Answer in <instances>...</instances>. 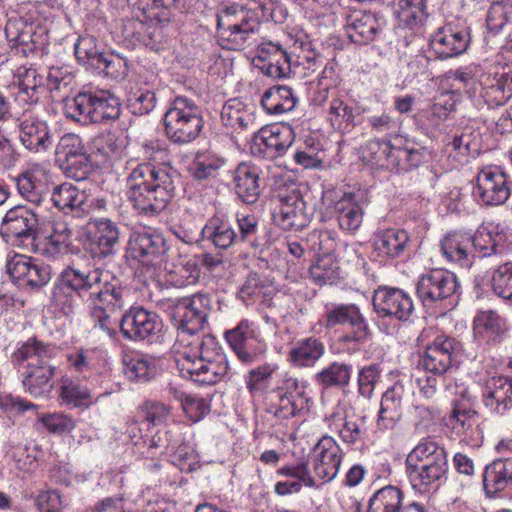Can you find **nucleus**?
I'll return each mask as SVG.
<instances>
[{"label": "nucleus", "instance_id": "21", "mask_svg": "<svg viewBox=\"0 0 512 512\" xmlns=\"http://www.w3.org/2000/svg\"><path fill=\"white\" fill-rule=\"evenodd\" d=\"M274 222L284 230H299L309 222L306 204L299 193L292 192L279 197L273 212Z\"/></svg>", "mask_w": 512, "mask_h": 512}, {"label": "nucleus", "instance_id": "5", "mask_svg": "<svg viewBox=\"0 0 512 512\" xmlns=\"http://www.w3.org/2000/svg\"><path fill=\"white\" fill-rule=\"evenodd\" d=\"M177 367L182 377L202 385L220 382L229 370L227 357L213 338L201 342L199 355H183L177 359Z\"/></svg>", "mask_w": 512, "mask_h": 512}, {"label": "nucleus", "instance_id": "49", "mask_svg": "<svg viewBox=\"0 0 512 512\" xmlns=\"http://www.w3.org/2000/svg\"><path fill=\"white\" fill-rule=\"evenodd\" d=\"M395 13L405 26L418 27L428 17L426 0H395Z\"/></svg>", "mask_w": 512, "mask_h": 512}, {"label": "nucleus", "instance_id": "17", "mask_svg": "<svg viewBox=\"0 0 512 512\" xmlns=\"http://www.w3.org/2000/svg\"><path fill=\"white\" fill-rule=\"evenodd\" d=\"M128 250L133 258L144 264L156 266L164 261L168 248L162 234L144 230L131 234Z\"/></svg>", "mask_w": 512, "mask_h": 512}, {"label": "nucleus", "instance_id": "26", "mask_svg": "<svg viewBox=\"0 0 512 512\" xmlns=\"http://www.w3.org/2000/svg\"><path fill=\"white\" fill-rule=\"evenodd\" d=\"M478 82L480 96L490 108L503 106L512 97V80L504 73H483Z\"/></svg>", "mask_w": 512, "mask_h": 512}, {"label": "nucleus", "instance_id": "20", "mask_svg": "<svg viewBox=\"0 0 512 512\" xmlns=\"http://www.w3.org/2000/svg\"><path fill=\"white\" fill-rule=\"evenodd\" d=\"M294 132L289 125L265 126L254 133V146L265 156L276 158L284 155L294 141Z\"/></svg>", "mask_w": 512, "mask_h": 512}, {"label": "nucleus", "instance_id": "16", "mask_svg": "<svg viewBox=\"0 0 512 512\" xmlns=\"http://www.w3.org/2000/svg\"><path fill=\"white\" fill-rule=\"evenodd\" d=\"M373 307L379 317H394L406 321L414 311L411 297L401 289L379 287L372 298Z\"/></svg>", "mask_w": 512, "mask_h": 512}, {"label": "nucleus", "instance_id": "57", "mask_svg": "<svg viewBox=\"0 0 512 512\" xmlns=\"http://www.w3.org/2000/svg\"><path fill=\"white\" fill-rule=\"evenodd\" d=\"M85 151H87L85 145L78 135L73 133L64 134L56 145V161L61 166Z\"/></svg>", "mask_w": 512, "mask_h": 512}, {"label": "nucleus", "instance_id": "51", "mask_svg": "<svg viewBox=\"0 0 512 512\" xmlns=\"http://www.w3.org/2000/svg\"><path fill=\"white\" fill-rule=\"evenodd\" d=\"M105 55L101 51L95 37L87 35L79 37L75 44V56L77 61L87 69L96 70L101 67V60Z\"/></svg>", "mask_w": 512, "mask_h": 512}, {"label": "nucleus", "instance_id": "10", "mask_svg": "<svg viewBox=\"0 0 512 512\" xmlns=\"http://www.w3.org/2000/svg\"><path fill=\"white\" fill-rule=\"evenodd\" d=\"M225 339L245 364L255 362L266 350L258 325L249 319H242L236 327L227 330Z\"/></svg>", "mask_w": 512, "mask_h": 512}, {"label": "nucleus", "instance_id": "52", "mask_svg": "<svg viewBox=\"0 0 512 512\" xmlns=\"http://www.w3.org/2000/svg\"><path fill=\"white\" fill-rule=\"evenodd\" d=\"M302 51L293 55L292 74L300 77H309L324 65V57L311 49L310 43H301Z\"/></svg>", "mask_w": 512, "mask_h": 512}, {"label": "nucleus", "instance_id": "22", "mask_svg": "<svg viewBox=\"0 0 512 512\" xmlns=\"http://www.w3.org/2000/svg\"><path fill=\"white\" fill-rule=\"evenodd\" d=\"M312 459L316 475L324 481H331L339 472L342 450L334 438L324 436L314 446Z\"/></svg>", "mask_w": 512, "mask_h": 512}, {"label": "nucleus", "instance_id": "41", "mask_svg": "<svg viewBox=\"0 0 512 512\" xmlns=\"http://www.w3.org/2000/svg\"><path fill=\"white\" fill-rule=\"evenodd\" d=\"M17 189L19 194L28 202L48 208L50 189L46 181L41 179L35 172L28 171L17 178Z\"/></svg>", "mask_w": 512, "mask_h": 512}, {"label": "nucleus", "instance_id": "29", "mask_svg": "<svg viewBox=\"0 0 512 512\" xmlns=\"http://www.w3.org/2000/svg\"><path fill=\"white\" fill-rule=\"evenodd\" d=\"M86 193L71 183H62L53 188L50 192L49 203L66 214L75 217L85 216L87 204H85Z\"/></svg>", "mask_w": 512, "mask_h": 512}, {"label": "nucleus", "instance_id": "2", "mask_svg": "<svg viewBox=\"0 0 512 512\" xmlns=\"http://www.w3.org/2000/svg\"><path fill=\"white\" fill-rule=\"evenodd\" d=\"M146 162L131 169L127 179V198L141 215H159L174 195L176 171L163 160L166 150L158 143L149 141L142 145Z\"/></svg>", "mask_w": 512, "mask_h": 512}, {"label": "nucleus", "instance_id": "19", "mask_svg": "<svg viewBox=\"0 0 512 512\" xmlns=\"http://www.w3.org/2000/svg\"><path fill=\"white\" fill-rule=\"evenodd\" d=\"M471 237L474 257H498L508 251L507 234L503 227L494 222L481 224Z\"/></svg>", "mask_w": 512, "mask_h": 512}, {"label": "nucleus", "instance_id": "48", "mask_svg": "<svg viewBox=\"0 0 512 512\" xmlns=\"http://www.w3.org/2000/svg\"><path fill=\"white\" fill-rule=\"evenodd\" d=\"M327 120L335 129L342 132H350L356 125L354 108L339 97L329 101Z\"/></svg>", "mask_w": 512, "mask_h": 512}, {"label": "nucleus", "instance_id": "6", "mask_svg": "<svg viewBox=\"0 0 512 512\" xmlns=\"http://www.w3.org/2000/svg\"><path fill=\"white\" fill-rule=\"evenodd\" d=\"M204 121L200 107L186 96H177L164 115L165 132L176 144L194 141L203 129Z\"/></svg>", "mask_w": 512, "mask_h": 512}, {"label": "nucleus", "instance_id": "53", "mask_svg": "<svg viewBox=\"0 0 512 512\" xmlns=\"http://www.w3.org/2000/svg\"><path fill=\"white\" fill-rule=\"evenodd\" d=\"M352 367L346 363L333 362L315 375V381L324 388L349 384Z\"/></svg>", "mask_w": 512, "mask_h": 512}, {"label": "nucleus", "instance_id": "23", "mask_svg": "<svg viewBox=\"0 0 512 512\" xmlns=\"http://www.w3.org/2000/svg\"><path fill=\"white\" fill-rule=\"evenodd\" d=\"M469 42L470 37L467 31H455L451 27H443L432 35L429 45L438 58L448 59L463 54Z\"/></svg>", "mask_w": 512, "mask_h": 512}, {"label": "nucleus", "instance_id": "39", "mask_svg": "<svg viewBox=\"0 0 512 512\" xmlns=\"http://www.w3.org/2000/svg\"><path fill=\"white\" fill-rule=\"evenodd\" d=\"M95 232L90 241V250L94 257H106L114 254L119 242V231L115 223L108 219L95 221Z\"/></svg>", "mask_w": 512, "mask_h": 512}, {"label": "nucleus", "instance_id": "50", "mask_svg": "<svg viewBox=\"0 0 512 512\" xmlns=\"http://www.w3.org/2000/svg\"><path fill=\"white\" fill-rule=\"evenodd\" d=\"M225 164V159L213 152H199L190 166L194 179L202 181L215 178Z\"/></svg>", "mask_w": 512, "mask_h": 512}, {"label": "nucleus", "instance_id": "27", "mask_svg": "<svg viewBox=\"0 0 512 512\" xmlns=\"http://www.w3.org/2000/svg\"><path fill=\"white\" fill-rule=\"evenodd\" d=\"M405 466L443 468L449 467V464L444 447L431 438H423L408 453Z\"/></svg>", "mask_w": 512, "mask_h": 512}, {"label": "nucleus", "instance_id": "30", "mask_svg": "<svg viewBox=\"0 0 512 512\" xmlns=\"http://www.w3.org/2000/svg\"><path fill=\"white\" fill-rule=\"evenodd\" d=\"M360 193L344 192L334 203L340 229L354 233L362 224L364 211L359 204Z\"/></svg>", "mask_w": 512, "mask_h": 512}, {"label": "nucleus", "instance_id": "36", "mask_svg": "<svg viewBox=\"0 0 512 512\" xmlns=\"http://www.w3.org/2000/svg\"><path fill=\"white\" fill-rule=\"evenodd\" d=\"M200 235L203 241L210 242L215 248L227 250L236 245V232L225 217L213 216L201 229Z\"/></svg>", "mask_w": 512, "mask_h": 512}, {"label": "nucleus", "instance_id": "60", "mask_svg": "<svg viewBox=\"0 0 512 512\" xmlns=\"http://www.w3.org/2000/svg\"><path fill=\"white\" fill-rule=\"evenodd\" d=\"M276 370L277 366L269 363L250 370L245 376V383L248 391L252 395L263 392L268 387V380Z\"/></svg>", "mask_w": 512, "mask_h": 512}, {"label": "nucleus", "instance_id": "44", "mask_svg": "<svg viewBox=\"0 0 512 512\" xmlns=\"http://www.w3.org/2000/svg\"><path fill=\"white\" fill-rule=\"evenodd\" d=\"M449 467H406V474L414 489L424 492L438 488L447 481Z\"/></svg>", "mask_w": 512, "mask_h": 512}, {"label": "nucleus", "instance_id": "40", "mask_svg": "<svg viewBox=\"0 0 512 512\" xmlns=\"http://www.w3.org/2000/svg\"><path fill=\"white\" fill-rule=\"evenodd\" d=\"M325 346L315 337H306L296 341L288 352V361L292 366L312 367L324 355Z\"/></svg>", "mask_w": 512, "mask_h": 512}, {"label": "nucleus", "instance_id": "38", "mask_svg": "<svg viewBox=\"0 0 512 512\" xmlns=\"http://www.w3.org/2000/svg\"><path fill=\"white\" fill-rule=\"evenodd\" d=\"M18 91L15 92L16 101L20 103H36L38 91L42 88L43 77L32 67L21 66L15 74L12 83Z\"/></svg>", "mask_w": 512, "mask_h": 512}, {"label": "nucleus", "instance_id": "12", "mask_svg": "<svg viewBox=\"0 0 512 512\" xmlns=\"http://www.w3.org/2000/svg\"><path fill=\"white\" fill-rule=\"evenodd\" d=\"M461 344L453 337L438 335L426 346L420 356L419 366L426 372L443 375L452 368L460 352Z\"/></svg>", "mask_w": 512, "mask_h": 512}, {"label": "nucleus", "instance_id": "18", "mask_svg": "<svg viewBox=\"0 0 512 512\" xmlns=\"http://www.w3.org/2000/svg\"><path fill=\"white\" fill-rule=\"evenodd\" d=\"M1 231L8 238H15L21 242L37 239L38 216L31 208L18 205L9 209L1 223Z\"/></svg>", "mask_w": 512, "mask_h": 512}, {"label": "nucleus", "instance_id": "55", "mask_svg": "<svg viewBox=\"0 0 512 512\" xmlns=\"http://www.w3.org/2000/svg\"><path fill=\"white\" fill-rule=\"evenodd\" d=\"M120 115L119 99L107 90H98L92 123L117 119Z\"/></svg>", "mask_w": 512, "mask_h": 512}, {"label": "nucleus", "instance_id": "63", "mask_svg": "<svg viewBox=\"0 0 512 512\" xmlns=\"http://www.w3.org/2000/svg\"><path fill=\"white\" fill-rule=\"evenodd\" d=\"M60 167L68 178L76 181L87 179L93 171V164L87 151L73 159H70Z\"/></svg>", "mask_w": 512, "mask_h": 512}, {"label": "nucleus", "instance_id": "28", "mask_svg": "<svg viewBox=\"0 0 512 512\" xmlns=\"http://www.w3.org/2000/svg\"><path fill=\"white\" fill-rule=\"evenodd\" d=\"M471 234L464 231L447 233L441 240L442 255L450 262L469 268L474 258Z\"/></svg>", "mask_w": 512, "mask_h": 512}, {"label": "nucleus", "instance_id": "45", "mask_svg": "<svg viewBox=\"0 0 512 512\" xmlns=\"http://www.w3.org/2000/svg\"><path fill=\"white\" fill-rule=\"evenodd\" d=\"M405 507L404 492L397 486L387 485L370 497L367 512H402Z\"/></svg>", "mask_w": 512, "mask_h": 512}, {"label": "nucleus", "instance_id": "35", "mask_svg": "<svg viewBox=\"0 0 512 512\" xmlns=\"http://www.w3.org/2000/svg\"><path fill=\"white\" fill-rule=\"evenodd\" d=\"M410 237L404 229L388 228L377 232L374 238V248L381 257L395 259L404 255Z\"/></svg>", "mask_w": 512, "mask_h": 512}, {"label": "nucleus", "instance_id": "34", "mask_svg": "<svg viewBox=\"0 0 512 512\" xmlns=\"http://www.w3.org/2000/svg\"><path fill=\"white\" fill-rule=\"evenodd\" d=\"M235 192L246 204L255 203L261 194L260 170L254 165L241 163L234 174Z\"/></svg>", "mask_w": 512, "mask_h": 512}, {"label": "nucleus", "instance_id": "54", "mask_svg": "<svg viewBox=\"0 0 512 512\" xmlns=\"http://www.w3.org/2000/svg\"><path fill=\"white\" fill-rule=\"evenodd\" d=\"M60 398L74 408H88L93 403L90 391L69 378L62 379Z\"/></svg>", "mask_w": 512, "mask_h": 512}, {"label": "nucleus", "instance_id": "37", "mask_svg": "<svg viewBox=\"0 0 512 512\" xmlns=\"http://www.w3.org/2000/svg\"><path fill=\"white\" fill-rule=\"evenodd\" d=\"M72 230L65 224H58L52 233L47 236H41L37 233V239L32 240L33 250L43 256L56 258L67 251Z\"/></svg>", "mask_w": 512, "mask_h": 512}, {"label": "nucleus", "instance_id": "58", "mask_svg": "<svg viewBox=\"0 0 512 512\" xmlns=\"http://www.w3.org/2000/svg\"><path fill=\"white\" fill-rule=\"evenodd\" d=\"M365 425V416H347L337 434L344 443L348 445H355L363 442L366 438L367 429Z\"/></svg>", "mask_w": 512, "mask_h": 512}, {"label": "nucleus", "instance_id": "33", "mask_svg": "<svg viewBox=\"0 0 512 512\" xmlns=\"http://www.w3.org/2000/svg\"><path fill=\"white\" fill-rule=\"evenodd\" d=\"M346 32L348 38L356 44H367L374 40L381 24L371 13L354 11L347 17Z\"/></svg>", "mask_w": 512, "mask_h": 512}, {"label": "nucleus", "instance_id": "42", "mask_svg": "<svg viewBox=\"0 0 512 512\" xmlns=\"http://www.w3.org/2000/svg\"><path fill=\"white\" fill-rule=\"evenodd\" d=\"M484 488L487 493H497L512 486V457L498 458L489 464L484 473Z\"/></svg>", "mask_w": 512, "mask_h": 512}, {"label": "nucleus", "instance_id": "61", "mask_svg": "<svg viewBox=\"0 0 512 512\" xmlns=\"http://www.w3.org/2000/svg\"><path fill=\"white\" fill-rule=\"evenodd\" d=\"M168 434V431L159 430L152 436L148 444L146 440L135 441L136 452L142 457L154 459L157 455L162 454L168 449L170 445Z\"/></svg>", "mask_w": 512, "mask_h": 512}, {"label": "nucleus", "instance_id": "46", "mask_svg": "<svg viewBox=\"0 0 512 512\" xmlns=\"http://www.w3.org/2000/svg\"><path fill=\"white\" fill-rule=\"evenodd\" d=\"M98 90L79 92L65 104L66 114L74 121L91 124Z\"/></svg>", "mask_w": 512, "mask_h": 512}, {"label": "nucleus", "instance_id": "13", "mask_svg": "<svg viewBox=\"0 0 512 512\" xmlns=\"http://www.w3.org/2000/svg\"><path fill=\"white\" fill-rule=\"evenodd\" d=\"M475 382L482 388V403L491 413L504 414L512 406V380L489 371L478 372Z\"/></svg>", "mask_w": 512, "mask_h": 512}, {"label": "nucleus", "instance_id": "14", "mask_svg": "<svg viewBox=\"0 0 512 512\" xmlns=\"http://www.w3.org/2000/svg\"><path fill=\"white\" fill-rule=\"evenodd\" d=\"M510 193L507 176L497 167H486L478 173L473 195L482 205H502L508 200Z\"/></svg>", "mask_w": 512, "mask_h": 512}, {"label": "nucleus", "instance_id": "9", "mask_svg": "<svg viewBox=\"0 0 512 512\" xmlns=\"http://www.w3.org/2000/svg\"><path fill=\"white\" fill-rule=\"evenodd\" d=\"M119 327L123 337L129 341L152 342L160 336L163 322L156 312L132 306L122 315Z\"/></svg>", "mask_w": 512, "mask_h": 512}, {"label": "nucleus", "instance_id": "59", "mask_svg": "<svg viewBox=\"0 0 512 512\" xmlns=\"http://www.w3.org/2000/svg\"><path fill=\"white\" fill-rule=\"evenodd\" d=\"M491 284L498 297L512 301V262L499 265L493 271Z\"/></svg>", "mask_w": 512, "mask_h": 512}, {"label": "nucleus", "instance_id": "64", "mask_svg": "<svg viewBox=\"0 0 512 512\" xmlns=\"http://www.w3.org/2000/svg\"><path fill=\"white\" fill-rule=\"evenodd\" d=\"M101 62V67L95 70L98 73H104L113 79H124L128 74V61L119 54L105 53Z\"/></svg>", "mask_w": 512, "mask_h": 512}, {"label": "nucleus", "instance_id": "1", "mask_svg": "<svg viewBox=\"0 0 512 512\" xmlns=\"http://www.w3.org/2000/svg\"><path fill=\"white\" fill-rule=\"evenodd\" d=\"M104 276L99 268L85 271L68 266L57 277L51 300L56 306H65L73 295L79 296L90 310L94 329L108 338H113L117 325L111 319L110 313L124 307L125 291L120 286L109 283Z\"/></svg>", "mask_w": 512, "mask_h": 512}, {"label": "nucleus", "instance_id": "25", "mask_svg": "<svg viewBox=\"0 0 512 512\" xmlns=\"http://www.w3.org/2000/svg\"><path fill=\"white\" fill-rule=\"evenodd\" d=\"M19 138L30 151H46L52 145L47 123L32 115H24L19 120Z\"/></svg>", "mask_w": 512, "mask_h": 512}, {"label": "nucleus", "instance_id": "32", "mask_svg": "<svg viewBox=\"0 0 512 512\" xmlns=\"http://www.w3.org/2000/svg\"><path fill=\"white\" fill-rule=\"evenodd\" d=\"M506 329L505 320L496 311H480L474 318V336L480 343H499Z\"/></svg>", "mask_w": 512, "mask_h": 512}, {"label": "nucleus", "instance_id": "15", "mask_svg": "<svg viewBox=\"0 0 512 512\" xmlns=\"http://www.w3.org/2000/svg\"><path fill=\"white\" fill-rule=\"evenodd\" d=\"M309 241L313 242V249L323 253L310 267L309 276L317 285L333 284L340 276L338 263L333 255L330 233L327 231L314 230L309 234Z\"/></svg>", "mask_w": 512, "mask_h": 512}, {"label": "nucleus", "instance_id": "3", "mask_svg": "<svg viewBox=\"0 0 512 512\" xmlns=\"http://www.w3.org/2000/svg\"><path fill=\"white\" fill-rule=\"evenodd\" d=\"M58 349L36 338H29L17 344L11 355L13 365L21 373L22 385L27 393L33 397H45L53 389V377L56 366L51 362L57 356Z\"/></svg>", "mask_w": 512, "mask_h": 512}, {"label": "nucleus", "instance_id": "11", "mask_svg": "<svg viewBox=\"0 0 512 512\" xmlns=\"http://www.w3.org/2000/svg\"><path fill=\"white\" fill-rule=\"evenodd\" d=\"M459 284L454 273L445 269H431L422 274L416 283V294L425 306L451 297Z\"/></svg>", "mask_w": 512, "mask_h": 512}, {"label": "nucleus", "instance_id": "24", "mask_svg": "<svg viewBox=\"0 0 512 512\" xmlns=\"http://www.w3.org/2000/svg\"><path fill=\"white\" fill-rule=\"evenodd\" d=\"M451 433L462 441L472 442L479 435L478 413L465 403L455 402L447 418Z\"/></svg>", "mask_w": 512, "mask_h": 512}, {"label": "nucleus", "instance_id": "7", "mask_svg": "<svg viewBox=\"0 0 512 512\" xmlns=\"http://www.w3.org/2000/svg\"><path fill=\"white\" fill-rule=\"evenodd\" d=\"M157 307L169 313L178 322V329L188 334L201 330L211 309L207 294L197 293L190 297H168L157 301Z\"/></svg>", "mask_w": 512, "mask_h": 512}, {"label": "nucleus", "instance_id": "8", "mask_svg": "<svg viewBox=\"0 0 512 512\" xmlns=\"http://www.w3.org/2000/svg\"><path fill=\"white\" fill-rule=\"evenodd\" d=\"M324 326L327 329L335 327H349L350 331L340 337V342L352 346L354 349L371 339L372 332L366 317L358 305L354 303H332L326 305L324 313Z\"/></svg>", "mask_w": 512, "mask_h": 512}, {"label": "nucleus", "instance_id": "31", "mask_svg": "<svg viewBox=\"0 0 512 512\" xmlns=\"http://www.w3.org/2000/svg\"><path fill=\"white\" fill-rule=\"evenodd\" d=\"M403 394L404 388L398 383L383 393L377 417V427L380 430L393 429L401 419Z\"/></svg>", "mask_w": 512, "mask_h": 512}, {"label": "nucleus", "instance_id": "43", "mask_svg": "<svg viewBox=\"0 0 512 512\" xmlns=\"http://www.w3.org/2000/svg\"><path fill=\"white\" fill-rule=\"evenodd\" d=\"M298 98L288 86H273L266 90L261 98L263 109L271 115H280L292 111Z\"/></svg>", "mask_w": 512, "mask_h": 512}, {"label": "nucleus", "instance_id": "56", "mask_svg": "<svg viewBox=\"0 0 512 512\" xmlns=\"http://www.w3.org/2000/svg\"><path fill=\"white\" fill-rule=\"evenodd\" d=\"M238 233L236 232L237 244L243 243L250 247H257L259 222L256 216L250 214L238 213L236 216Z\"/></svg>", "mask_w": 512, "mask_h": 512}, {"label": "nucleus", "instance_id": "47", "mask_svg": "<svg viewBox=\"0 0 512 512\" xmlns=\"http://www.w3.org/2000/svg\"><path fill=\"white\" fill-rule=\"evenodd\" d=\"M124 374L134 381H149L156 375V361L144 354H129L123 358Z\"/></svg>", "mask_w": 512, "mask_h": 512}, {"label": "nucleus", "instance_id": "4", "mask_svg": "<svg viewBox=\"0 0 512 512\" xmlns=\"http://www.w3.org/2000/svg\"><path fill=\"white\" fill-rule=\"evenodd\" d=\"M259 20L239 5L224 7L217 14L219 43L228 50L240 51L257 43Z\"/></svg>", "mask_w": 512, "mask_h": 512}, {"label": "nucleus", "instance_id": "62", "mask_svg": "<svg viewBox=\"0 0 512 512\" xmlns=\"http://www.w3.org/2000/svg\"><path fill=\"white\" fill-rule=\"evenodd\" d=\"M171 416L170 407L160 403L147 401L141 405L137 412V417L154 426L166 424Z\"/></svg>", "mask_w": 512, "mask_h": 512}]
</instances>
